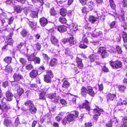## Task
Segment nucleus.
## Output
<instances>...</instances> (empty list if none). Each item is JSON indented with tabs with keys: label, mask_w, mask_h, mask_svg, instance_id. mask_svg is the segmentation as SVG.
<instances>
[{
	"label": "nucleus",
	"mask_w": 127,
	"mask_h": 127,
	"mask_svg": "<svg viewBox=\"0 0 127 127\" xmlns=\"http://www.w3.org/2000/svg\"><path fill=\"white\" fill-rule=\"evenodd\" d=\"M103 111L102 109L99 108H97L94 110V112L95 114L93 116V119L95 120H96L98 118V116L100 115V112Z\"/></svg>",
	"instance_id": "20e7f679"
},
{
	"label": "nucleus",
	"mask_w": 127,
	"mask_h": 127,
	"mask_svg": "<svg viewBox=\"0 0 127 127\" xmlns=\"http://www.w3.org/2000/svg\"><path fill=\"white\" fill-rule=\"evenodd\" d=\"M45 69V68L43 66H41L38 69V71L39 70L40 73L43 72Z\"/></svg>",
	"instance_id": "052dcab7"
},
{
	"label": "nucleus",
	"mask_w": 127,
	"mask_h": 127,
	"mask_svg": "<svg viewBox=\"0 0 127 127\" xmlns=\"http://www.w3.org/2000/svg\"><path fill=\"white\" fill-rule=\"evenodd\" d=\"M70 83L67 81H65L63 83L62 87L64 88H67L69 87Z\"/></svg>",
	"instance_id": "473e14b6"
},
{
	"label": "nucleus",
	"mask_w": 127,
	"mask_h": 127,
	"mask_svg": "<svg viewBox=\"0 0 127 127\" xmlns=\"http://www.w3.org/2000/svg\"><path fill=\"white\" fill-rule=\"evenodd\" d=\"M110 64L114 68H121L122 66V63L119 61L115 62L110 61Z\"/></svg>",
	"instance_id": "f03ea898"
},
{
	"label": "nucleus",
	"mask_w": 127,
	"mask_h": 127,
	"mask_svg": "<svg viewBox=\"0 0 127 127\" xmlns=\"http://www.w3.org/2000/svg\"><path fill=\"white\" fill-rule=\"evenodd\" d=\"M41 60L40 58L38 57L35 56L34 59V63L37 64H40V63Z\"/></svg>",
	"instance_id": "37998d69"
},
{
	"label": "nucleus",
	"mask_w": 127,
	"mask_h": 127,
	"mask_svg": "<svg viewBox=\"0 0 127 127\" xmlns=\"http://www.w3.org/2000/svg\"><path fill=\"white\" fill-rule=\"evenodd\" d=\"M57 30L59 32H62L66 30V28L64 25L59 26L57 28Z\"/></svg>",
	"instance_id": "f3484780"
},
{
	"label": "nucleus",
	"mask_w": 127,
	"mask_h": 127,
	"mask_svg": "<svg viewBox=\"0 0 127 127\" xmlns=\"http://www.w3.org/2000/svg\"><path fill=\"white\" fill-rule=\"evenodd\" d=\"M102 32L100 31H99L96 33V34H93V33H89L88 35L89 37H96L97 36H99L101 34Z\"/></svg>",
	"instance_id": "5701e85b"
},
{
	"label": "nucleus",
	"mask_w": 127,
	"mask_h": 127,
	"mask_svg": "<svg viewBox=\"0 0 127 127\" xmlns=\"http://www.w3.org/2000/svg\"><path fill=\"white\" fill-rule=\"evenodd\" d=\"M24 91L23 89L19 87L17 90V93L20 96L23 93Z\"/></svg>",
	"instance_id": "c756f323"
},
{
	"label": "nucleus",
	"mask_w": 127,
	"mask_h": 127,
	"mask_svg": "<svg viewBox=\"0 0 127 127\" xmlns=\"http://www.w3.org/2000/svg\"><path fill=\"white\" fill-rule=\"evenodd\" d=\"M79 47L81 48L85 49L87 47V44L83 43H81L79 45Z\"/></svg>",
	"instance_id": "09e8293b"
},
{
	"label": "nucleus",
	"mask_w": 127,
	"mask_h": 127,
	"mask_svg": "<svg viewBox=\"0 0 127 127\" xmlns=\"http://www.w3.org/2000/svg\"><path fill=\"white\" fill-rule=\"evenodd\" d=\"M57 60L54 59L52 60L50 62V64L51 66H53L56 64L57 63Z\"/></svg>",
	"instance_id": "e433bc0d"
},
{
	"label": "nucleus",
	"mask_w": 127,
	"mask_h": 127,
	"mask_svg": "<svg viewBox=\"0 0 127 127\" xmlns=\"http://www.w3.org/2000/svg\"><path fill=\"white\" fill-rule=\"evenodd\" d=\"M127 104V100H124L123 101V102H119L117 103V105L118 106L120 105Z\"/></svg>",
	"instance_id": "13d9d810"
},
{
	"label": "nucleus",
	"mask_w": 127,
	"mask_h": 127,
	"mask_svg": "<svg viewBox=\"0 0 127 127\" xmlns=\"http://www.w3.org/2000/svg\"><path fill=\"white\" fill-rule=\"evenodd\" d=\"M50 13L51 15H55L57 14V12L54 8H52L50 9Z\"/></svg>",
	"instance_id": "79ce46f5"
},
{
	"label": "nucleus",
	"mask_w": 127,
	"mask_h": 127,
	"mask_svg": "<svg viewBox=\"0 0 127 127\" xmlns=\"http://www.w3.org/2000/svg\"><path fill=\"white\" fill-rule=\"evenodd\" d=\"M87 93V88L85 87H82L81 90V94L82 95L85 97Z\"/></svg>",
	"instance_id": "1a4fd4ad"
},
{
	"label": "nucleus",
	"mask_w": 127,
	"mask_h": 127,
	"mask_svg": "<svg viewBox=\"0 0 127 127\" xmlns=\"http://www.w3.org/2000/svg\"><path fill=\"white\" fill-rule=\"evenodd\" d=\"M122 3L124 7H126L127 6V1L126 0H124Z\"/></svg>",
	"instance_id": "774afa93"
},
{
	"label": "nucleus",
	"mask_w": 127,
	"mask_h": 127,
	"mask_svg": "<svg viewBox=\"0 0 127 127\" xmlns=\"http://www.w3.org/2000/svg\"><path fill=\"white\" fill-rule=\"evenodd\" d=\"M116 97L114 94H108L107 95V98L111 100H113V99Z\"/></svg>",
	"instance_id": "c9c22d12"
},
{
	"label": "nucleus",
	"mask_w": 127,
	"mask_h": 127,
	"mask_svg": "<svg viewBox=\"0 0 127 127\" xmlns=\"http://www.w3.org/2000/svg\"><path fill=\"white\" fill-rule=\"evenodd\" d=\"M65 1H58L57 3L58 5L61 6H63L64 5Z\"/></svg>",
	"instance_id": "e2e57ef3"
},
{
	"label": "nucleus",
	"mask_w": 127,
	"mask_h": 127,
	"mask_svg": "<svg viewBox=\"0 0 127 127\" xmlns=\"http://www.w3.org/2000/svg\"><path fill=\"white\" fill-rule=\"evenodd\" d=\"M4 123L5 125L7 126H10L12 123L11 121L7 119H5L4 120Z\"/></svg>",
	"instance_id": "393cba45"
},
{
	"label": "nucleus",
	"mask_w": 127,
	"mask_h": 127,
	"mask_svg": "<svg viewBox=\"0 0 127 127\" xmlns=\"http://www.w3.org/2000/svg\"><path fill=\"white\" fill-rule=\"evenodd\" d=\"M84 28L88 31H92L91 28L89 25V24L85 25L84 26Z\"/></svg>",
	"instance_id": "4d7b16f0"
},
{
	"label": "nucleus",
	"mask_w": 127,
	"mask_h": 127,
	"mask_svg": "<svg viewBox=\"0 0 127 127\" xmlns=\"http://www.w3.org/2000/svg\"><path fill=\"white\" fill-rule=\"evenodd\" d=\"M13 19L14 18L12 17H11L8 20V24H11L13 22Z\"/></svg>",
	"instance_id": "338daca9"
},
{
	"label": "nucleus",
	"mask_w": 127,
	"mask_h": 127,
	"mask_svg": "<svg viewBox=\"0 0 127 127\" xmlns=\"http://www.w3.org/2000/svg\"><path fill=\"white\" fill-rule=\"evenodd\" d=\"M34 47L37 50H39L41 47L40 44L38 43H36L34 45Z\"/></svg>",
	"instance_id": "4c0bfd02"
},
{
	"label": "nucleus",
	"mask_w": 127,
	"mask_h": 127,
	"mask_svg": "<svg viewBox=\"0 0 127 127\" xmlns=\"http://www.w3.org/2000/svg\"><path fill=\"white\" fill-rule=\"evenodd\" d=\"M69 27L71 30L73 31H76L78 29V26L77 25L73 23L71 24Z\"/></svg>",
	"instance_id": "aec40b11"
},
{
	"label": "nucleus",
	"mask_w": 127,
	"mask_h": 127,
	"mask_svg": "<svg viewBox=\"0 0 127 127\" xmlns=\"http://www.w3.org/2000/svg\"><path fill=\"white\" fill-rule=\"evenodd\" d=\"M50 39L52 44L58 47L59 46L58 40L54 35H51Z\"/></svg>",
	"instance_id": "39448f33"
},
{
	"label": "nucleus",
	"mask_w": 127,
	"mask_h": 127,
	"mask_svg": "<svg viewBox=\"0 0 127 127\" xmlns=\"http://www.w3.org/2000/svg\"><path fill=\"white\" fill-rule=\"evenodd\" d=\"M63 42L64 44L68 43V42L71 44H74L75 43L74 39L73 37H70L67 40L66 39H64L63 40Z\"/></svg>",
	"instance_id": "0eeeda50"
},
{
	"label": "nucleus",
	"mask_w": 127,
	"mask_h": 127,
	"mask_svg": "<svg viewBox=\"0 0 127 127\" xmlns=\"http://www.w3.org/2000/svg\"><path fill=\"white\" fill-rule=\"evenodd\" d=\"M45 94L44 93H41L39 95V98L40 99L43 100L45 99V98L44 96Z\"/></svg>",
	"instance_id": "3c124183"
},
{
	"label": "nucleus",
	"mask_w": 127,
	"mask_h": 127,
	"mask_svg": "<svg viewBox=\"0 0 127 127\" xmlns=\"http://www.w3.org/2000/svg\"><path fill=\"white\" fill-rule=\"evenodd\" d=\"M27 23L32 28H33L34 26L36 25V23L35 22L29 20V22H28Z\"/></svg>",
	"instance_id": "a18cd8bd"
},
{
	"label": "nucleus",
	"mask_w": 127,
	"mask_h": 127,
	"mask_svg": "<svg viewBox=\"0 0 127 127\" xmlns=\"http://www.w3.org/2000/svg\"><path fill=\"white\" fill-rule=\"evenodd\" d=\"M59 21L62 24H65L66 23V20L65 18L62 17H60Z\"/></svg>",
	"instance_id": "a19ab883"
},
{
	"label": "nucleus",
	"mask_w": 127,
	"mask_h": 127,
	"mask_svg": "<svg viewBox=\"0 0 127 127\" xmlns=\"http://www.w3.org/2000/svg\"><path fill=\"white\" fill-rule=\"evenodd\" d=\"M118 88L119 91L122 92H123L126 89V87L122 85L119 86Z\"/></svg>",
	"instance_id": "49530a36"
},
{
	"label": "nucleus",
	"mask_w": 127,
	"mask_h": 127,
	"mask_svg": "<svg viewBox=\"0 0 127 127\" xmlns=\"http://www.w3.org/2000/svg\"><path fill=\"white\" fill-rule=\"evenodd\" d=\"M97 19L96 18L93 16H90L89 18V20L92 23H94Z\"/></svg>",
	"instance_id": "a878e982"
},
{
	"label": "nucleus",
	"mask_w": 127,
	"mask_h": 127,
	"mask_svg": "<svg viewBox=\"0 0 127 127\" xmlns=\"http://www.w3.org/2000/svg\"><path fill=\"white\" fill-rule=\"evenodd\" d=\"M29 110L31 113L34 114L36 113L37 110L36 107L33 105V106L29 107Z\"/></svg>",
	"instance_id": "a211bd4d"
},
{
	"label": "nucleus",
	"mask_w": 127,
	"mask_h": 127,
	"mask_svg": "<svg viewBox=\"0 0 127 127\" xmlns=\"http://www.w3.org/2000/svg\"><path fill=\"white\" fill-rule=\"evenodd\" d=\"M38 75V71L35 69L32 70L30 73V76L32 78L36 77Z\"/></svg>",
	"instance_id": "9b49d317"
},
{
	"label": "nucleus",
	"mask_w": 127,
	"mask_h": 127,
	"mask_svg": "<svg viewBox=\"0 0 127 127\" xmlns=\"http://www.w3.org/2000/svg\"><path fill=\"white\" fill-rule=\"evenodd\" d=\"M60 13L61 15L63 16H64L67 14L66 9L64 8H62L60 10Z\"/></svg>",
	"instance_id": "412c9836"
},
{
	"label": "nucleus",
	"mask_w": 127,
	"mask_h": 127,
	"mask_svg": "<svg viewBox=\"0 0 127 127\" xmlns=\"http://www.w3.org/2000/svg\"><path fill=\"white\" fill-rule=\"evenodd\" d=\"M12 60V58L11 57H7L4 59V60L7 63H10L11 62Z\"/></svg>",
	"instance_id": "c85d7f7f"
},
{
	"label": "nucleus",
	"mask_w": 127,
	"mask_h": 127,
	"mask_svg": "<svg viewBox=\"0 0 127 127\" xmlns=\"http://www.w3.org/2000/svg\"><path fill=\"white\" fill-rule=\"evenodd\" d=\"M14 81H18L23 78V77L21 74L18 73H15L13 75Z\"/></svg>",
	"instance_id": "423d86ee"
},
{
	"label": "nucleus",
	"mask_w": 127,
	"mask_h": 127,
	"mask_svg": "<svg viewBox=\"0 0 127 127\" xmlns=\"http://www.w3.org/2000/svg\"><path fill=\"white\" fill-rule=\"evenodd\" d=\"M7 17V16L6 14L3 13L0 14V19L2 23V25L5 22V20Z\"/></svg>",
	"instance_id": "ddd939ff"
},
{
	"label": "nucleus",
	"mask_w": 127,
	"mask_h": 127,
	"mask_svg": "<svg viewBox=\"0 0 127 127\" xmlns=\"http://www.w3.org/2000/svg\"><path fill=\"white\" fill-rule=\"evenodd\" d=\"M78 112L74 111L73 113H69L67 117V120L69 122H71L73 121L75 118L78 117Z\"/></svg>",
	"instance_id": "f257e3e1"
},
{
	"label": "nucleus",
	"mask_w": 127,
	"mask_h": 127,
	"mask_svg": "<svg viewBox=\"0 0 127 127\" xmlns=\"http://www.w3.org/2000/svg\"><path fill=\"white\" fill-rule=\"evenodd\" d=\"M12 70V68L10 66L7 65L5 68V71L8 72H11Z\"/></svg>",
	"instance_id": "58836bf2"
},
{
	"label": "nucleus",
	"mask_w": 127,
	"mask_h": 127,
	"mask_svg": "<svg viewBox=\"0 0 127 127\" xmlns=\"http://www.w3.org/2000/svg\"><path fill=\"white\" fill-rule=\"evenodd\" d=\"M44 81L47 83H50L51 81V78L48 75H46L44 76Z\"/></svg>",
	"instance_id": "b1692460"
},
{
	"label": "nucleus",
	"mask_w": 127,
	"mask_h": 127,
	"mask_svg": "<svg viewBox=\"0 0 127 127\" xmlns=\"http://www.w3.org/2000/svg\"><path fill=\"white\" fill-rule=\"evenodd\" d=\"M8 107L7 105H6L3 104L2 105V107H1V109H0L2 112H6L8 109Z\"/></svg>",
	"instance_id": "72a5a7b5"
},
{
	"label": "nucleus",
	"mask_w": 127,
	"mask_h": 127,
	"mask_svg": "<svg viewBox=\"0 0 127 127\" xmlns=\"http://www.w3.org/2000/svg\"><path fill=\"white\" fill-rule=\"evenodd\" d=\"M28 60L30 61H34V59L36 55L34 53L30 55L27 56Z\"/></svg>",
	"instance_id": "dca6fc26"
},
{
	"label": "nucleus",
	"mask_w": 127,
	"mask_h": 127,
	"mask_svg": "<svg viewBox=\"0 0 127 127\" xmlns=\"http://www.w3.org/2000/svg\"><path fill=\"white\" fill-rule=\"evenodd\" d=\"M116 50L118 53L121 54L122 52V50L121 47L118 46L116 47Z\"/></svg>",
	"instance_id": "8fccbe9b"
},
{
	"label": "nucleus",
	"mask_w": 127,
	"mask_h": 127,
	"mask_svg": "<svg viewBox=\"0 0 127 127\" xmlns=\"http://www.w3.org/2000/svg\"><path fill=\"white\" fill-rule=\"evenodd\" d=\"M39 21L41 25L43 26H44L48 23L47 20L44 18H40Z\"/></svg>",
	"instance_id": "4468645a"
},
{
	"label": "nucleus",
	"mask_w": 127,
	"mask_h": 127,
	"mask_svg": "<svg viewBox=\"0 0 127 127\" xmlns=\"http://www.w3.org/2000/svg\"><path fill=\"white\" fill-rule=\"evenodd\" d=\"M27 32L25 30H23L21 34L23 37L26 36L27 34Z\"/></svg>",
	"instance_id": "0e129e2a"
},
{
	"label": "nucleus",
	"mask_w": 127,
	"mask_h": 127,
	"mask_svg": "<svg viewBox=\"0 0 127 127\" xmlns=\"http://www.w3.org/2000/svg\"><path fill=\"white\" fill-rule=\"evenodd\" d=\"M88 93L90 95L92 96H94L95 93L93 91L92 87L90 86H87Z\"/></svg>",
	"instance_id": "f8f14e48"
},
{
	"label": "nucleus",
	"mask_w": 127,
	"mask_h": 127,
	"mask_svg": "<svg viewBox=\"0 0 127 127\" xmlns=\"http://www.w3.org/2000/svg\"><path fill=\"white\" fill-rule=\"evenodd\" d=\"M12 43V40L11 38H10L7 40V44L8 45H11Z\"/></svg>",
	"instance_id": "bf43d9fd"
},
{
	"label": "nucleus",
	"mask_w": 127,
	"mask_h": 127,
	"mask_svg": "<svg viewBox=\"0 0 127 127\" xmlns=\"http://www.w3.org/2000/svg\"><path fill=\"white\" fill-rule=\"evenodd\" d=\"M122 37L123 41L125 43L127 42V33L125 32H123L122 33Z\"/></svg>",
	"instance_id": "bb28decb"
},
{
	"label": "nucleus",
	"mask_w": 127,
	"mask_h": 127,
	"mask_svg": "<svg viewBox=\"0 0 127 127\" xmlns=\"http://www.w3.org/2000/svg\"><path fill=\"white\" fill-rule=\"evenodd\" d=\"M25 105L27 106H29V107L33 106L34 105L33 102L29 100H27L25 102Z\"/></svg>",
	"instance_id": "6ab92c4d"
},
{
	"label": "nucleus",
	"mask_w": 127,
	"mask_h": 127,
	"mask_svg": "<svg viewBox=\"0 0 127 127\" xmlns=\"http://www.w3.org/2000/svg\"><path fill=\"white\" fill-rule=\"evenodd\" d=\"M76 62L78 68H81L83 67V65L82 62V60L81 59L77 57L76 59Z\"/></svg>",
	"instance_id": "9d476101"
},
{
	"label": "nucleus",
	"mask_w": 127,
	"mask_h": 127,
	"mask_svg": "<svg viewBox=\"0 0 127 127\" xmlns=\"http://www.w3.org/2000/svg\"><path fill=\"white\" fill-rule=\"evenodd\" d=\"M98 51L99 52L101 53V55L103 58H106L109 55L108 53L104 47H100L98 49Z\"/></svg>",
	"instance_id": "7ed1b4c3"
},
{
	"label": "nucleus",
	"mask_w": 127,
	"mask_h": 127,
	"mask_svg": "<svg viewBox=\"0 0 127 127\" xmlns=\"http://www.w3.org/2000/svg\"><path fill=\"white\" fill-rule=\"evenodd\" d=\"M95 56L94 55H91L89 57V59L90 60L91 62H93L95 61Z\"/></svg>",
	"instance_id": "603ef678"
},
{
	"label": "nucleus",
	"mask_w": 127,
	"mask_h": 127,
	"mask_svg": "<svg viewBox=\"0 0 127 127\" xmlns=\"http://www.w3.org/2000/svg\"><path fill=\"white\" fill-rule=\"evenodd\" d=\"M56 95V94L55 93L50 94L47 95V96L49 98L52 99L55 97Z\"/></svg>",
	"instance_id": "f704fd0d"
},
{
	"label": "nucleus",
	"mask_w": 127,
	"mask_h": 127,
	"mask_svg": "<svg viewBox=\"0 0 127 127\" xmlns=\"http://www.w3.org/2000/svg\"><path fill=\"white\" fill-rule=\"evenodd\" d=\"M19 61L22 65H23L27 63L26 60L23 58H20Z\"/></svg>",
	"instance_id": "c03bdc74"
},
{
	"label": "nucleus",
	"mask_w": 127,
	"mask_h": 127,
	"mask_svg": "<svg viewBox=\"0 0 127 127\" xmlns=\"http://www.w3.org/2000/svg\"><path fill=\"white\" fill-rule=\"evenodd\" d=\"M14 10L18 13L20 12L23 9V7L22 6L18 5L14 6Z\"/></svg>",
	"instance_id": "2eb2a0df"
},
{
	"label": "nucleus",
	"mask_w": 127,
	"mask_h": 127,
	"mask_svg": "<svg viewBox=\"0 0 127 127\" xmlns=\"http://www.w3.org/2000/svg\"><path fill=\"white\" fill-rule=\"evenodd\" d=\"M122 122L124 124V125H126L127 124V119L126 118H123Z\"/></svg>",
	"instance_id": "69168bd1"
},
{
	"label": "nucleus",
	"mask_w": 127,
	"mask_h": 127,
	"mask_svg": "<svg viewBox=\"0 0 127 127\" xmlns=\"http://www.w3.org/2000/svg\"><path fill=\"white\" fill-rule=\"evenodd\" d=\"M82 41L83 43H85L86 44H87L88 42V40L87 38L83 37L82 39Z\"/></svg>",
	"instance_id": "6e6d98bb"
},
{
	"label": "nucleus",
	"mask_w": 127,
	"mask_h": 127,
	"mask_svg": "<svg viewBox=\"0 0 127 127\" xmlns=\"http://www.w3.org/2000/svg\"><path fill=\"white\" fill-rule=\"evenodd\" d=\"M12 0H6L5 2L7 4L11 5L12 4H15V3H13Z\"/></svg>",
	"instance_id": "864d4df0"
},
{
	"label": "nucleus",
	"mask_w": 127,
	"mask_h": 127,
	"mask_svg": "<svg viewBox=\"0 0 127 127\" xmlns=\"http://www.w3.org/2000/svg\"><path fill=\"white\" fill-rule=\"evenodd\" d=\"M110 5L112 8L115 9L116 7V5L113 0H110L109 1Z\"/></svg>",
	"instance_id": "2f4dec72"
},
{
	"label": "nucleus",
	"mask_w": 127,
	"mask_h": 127,
	"mask_svg": "<svg viewBox=\"0 0 127 127\" xmlns=\"http://www.w3.org/2000/svg\"><path fill=\"white\" fill-rule=\"evenodd\" d=\"M43 57L44 59L46 60H48L50 59L49 57L46 54H43Z\"/></svg>",
	"instance_id": "680f3d73"
},
{
	"label": "nucleus",
	"mask_w": 127,
	"mask_h": 127,
	"mask_svg": "<svg viewBox=\"0 0 127 127\" xmlns=\"http://www.w3.org/2000/svg\"><path fill=\"white\" fill-rule=\"evenodd\" d=\"M37 11H32L30 14V16L32 18L37 17Z\"/></svg>",
	"instance_id": "cd10ccee"
},
{
	"label": "nucleus",
	"mask_w": 127,
	"mask_h": 127,
	"mask_svg": "<svg viewBox=\"0 0 127 127\" xmlns=\"http://www.w3.org/2000/svg\"><path fill=\"white\" fill-rule=\"evenodd\" d=\"M33 68V66L31 64H29L26 66V68L27 70H31Z\"/></svg>",
	"instance_id": "de8ad7c7"
},
{
	"label": "nucleus",
	"mask_w": 127,
	"mask_h": 127,
	"mask_svg": "<svg viewBox=\"0 0 127 127\" xmlns=\"http://www.w3.org/2000/svg\"><path fill=\"white\" fill-rule=\"evenodd\" d=\"M88 5L89 9L90 10H92L94 7L93 2L92 1L89 2L88 3Z\"/></svg>",
	"instance_id": "7c9ffc66"
},
{
	"label": "nucleus",
	"mask_w": 127,
	"mask_h": 127,
	"mask_svg": "<svg viewBox=\"0 0 127 127\" xmlns=\"http://www.w3.org/2000/svg\"><path fill=\"white\" fill-rule=\"evenodd\" d=\"M115 24L116 22L115 21H113L110 23L109 24V25L110 28H113L114 27Z\"/></svg>",
	"instance_id": "5fc2aeb1"
},
{
	"label": "nucleus",
	"mask_w": 127,
	"mask_h": 127,
	"mask_svg": "<svg viewBox=\"0 0 127 127\" xmlns=\"http://www.w3.org/2000/svg\"><path fill=\"white\" fill-rule=\"evenodd\" d=\"M47 75H48L50 78H53V77L54 75L53 74L51 71L48 70L47 71Z\"/></svg>",
	"instance_id": "ea45409f"
},
{
	"label": "nucleus",
	"mask_w": 127,
	"mask_h": 127,
	"mask_svg": "<svg viewBox=\"0 0 127 127\" xmlns=\"http://www.w3.org/2000/svg\"><path fill=\"white\" fill-rule=\"evenodd\" d=\"M89 102L87 100H86L85 103H84L83 104V107L85 108L87 110H90V107L89 105Z\"/></svg>",
	"instance_id": "4be33fe9"
},
{
	"label": "nucleus",
	"mask_w": 127,
	"mask_h": 127,
	"mask_svg": "<svg viewBox=\"0 0 127 127\" xmlns=\"http://www.w3.org/2000/svg\"><path fill=\"white\" fill-rule=\"evenodd\" d=\"M5 95L7 100L10 101L12 100L13 95L10 91L6 92L5 93Z\"/></svg>",
	"instance_id": "6e6552de"
}]
</instances>
